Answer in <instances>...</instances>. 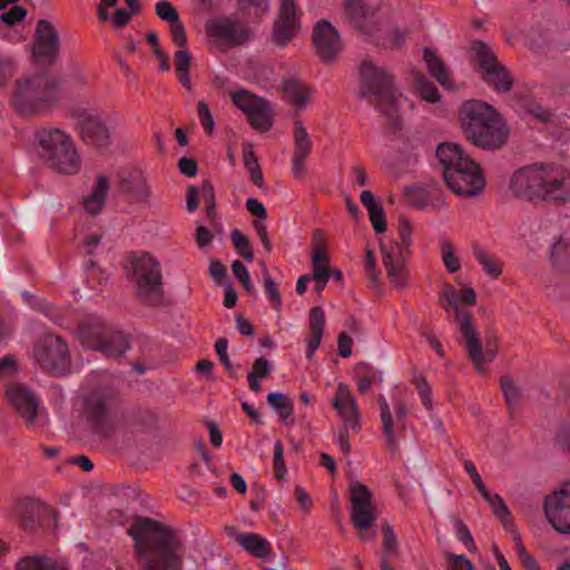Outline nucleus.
<instances>
[{"instance_id":"obj_1","label":"nucleus","mask_w":570,"mask_h":570,"mask_svg":"<svg viewBox=\"0 0 570 570\" xmlns=\"http://www.w3.org/2000/svg\"><path fill=\"white\" fill-rule=\"evenodd\" d=\"M128 535L140 570H183L184 543L173 527L148 517L134 518Z\"/></svg>"},{"instance_id":"obj_2","label":"nucleus","mask_w":570,"mask_h":570,"mask_svg":"<svg viewBox=\"0 0 570 570\" xmlns=\"http://www.w3.org/2000/svg\"><path fill=\"white\" fill-rule=\"evenodd\" d=\"M512 193L530 202L564 203L570 199V173L561 167L533 164L511 177Z\"/></svg>"},{"instance_id":"obj_3","label":"nucleus","mask_w":570,"mask_h":570,"mask_svg":"<svg viewBox=\"0 0 570 570\" xmlns=\"http://www.w3.org/2000/svg\"><path fill=\"white\" fill-rule=\"evenodd\" d=\"M460 121L466 139L479 148L500 149L508 141L510 130L503 116L484 101H465L460 109Z\"/></svg>"},{"instance_id":"obj_4","label":"nucleus","mask_w":570,"mask_h":570,"mask_svg":"<svg viewBox=\"0 0 570 570\" xmlns=\"http://www.w3.org/2000/svg\"><path fill=\"white\" fill-rule=\"evenodd\" d=\"M442 298L445 299L444 311L452 309L454 318L464 341L465 351L478 372H483V364L495 358V352L482 350L472 313L468 306L476 304V294L472 287H463L460 292L449 283L443 284Z\"/></svg>"},{"instance_id":"obj_5","label":"nucleus","mask_w":570,"mask_h":570,"mask_svg":"<svg viewBox=\"0 0 570 570\" xmlns=\"http://www.w3.org/2000/svg\"><path fill=\"white\" fill-rule=\"evenodd\" d=\"M129 281L134 297L144 306L159 307L165 298L160 263L147 252L132 253L129 257Z\"/></svg>"},{"instance_id":"obj_6","label":"nucleus","mask_w":570,"mask_h":570,"mask_svg":"<svg viewBox=\"0 0 570 570\" xmlns=\"http://www.w3.org/2000/svg\"><path fill=\"white\" fill-rule=\"evenodd\" d=\"M57 96L56 79L47 75H36L16 81L10 104L18 114L32 116L49 110Z\"/></svg>"},{"instance_id":"obj_7","label":"nucleus","mask_w":570,"mask_h":570,"mask_svg":"<svg viewBox=\"0 0 570 570\" xmlns=\"http://www.w3.org/2000/svg\"><path fill=\"white\" fill-rule=\"evenodd\" d=\"M37 154L53 170L73 175L80 168V158L71 138L58 128H42L36 132Z\"/></svg>"},{"instance_id":"obj_8","label":"nucleus","mask_w":570,"mask_h":570,"mask_svg":"<svg viewBox=\"0 0 570 570\" xmlns=\"http://www.w3.org/2000/svg\"><path fill=\"white\" fill-rule=\"evenodd\" d=\"M360 73L364 87L373 98V102L387 118L390 127L394 131L400 130L402 120L396 107L393 77L383 67L368 59L362 61Z\"/></svg>"},{"instance_id":"obj_9","label":"nucleus","mask_w":570,"mask_h":570,"mask_svg":"<svg viewBox=\"0 0 570 570\" xmlns=\"http://www.w3.org/2000/svg\"><path fill=\"white\" fill-rule=\"evenodd\" d=\"M6 395L22 417L27 429L43 432L49 422V414L41 399L28 386L12 382L6 386Z\"/></svg>"},{"instance_id":"obj_10","label":"nucleus","mask_w":570,"mask_h":570,"mask_svg":"<svg viewBox=\"0 0 570 570\" xmlns=\"http://www.w3.org/2000/svg\"><path fill=\"white\" fill-rule=\"evenodd\" d=\"M85 414L91 430L101 438L107 434V373L95 371L83 386Z\"/></svg>"},{"instance_id":"obj_11","label":"nucleus","mask_w":570,"mask_h":570,"mask_svg":"<svg viewBox=\"0 0 570 570\" xmlns=\"http://www.w3.org/2000/svg\"><path fill=\"white\" fill-rule=\"evenodd\" d=\"M33 358L42 371L53 376L70 372L71 355L67 342L52 333L41 335L33 346Z\"/></svg>"},{"instance_id":"obj_12","label":"nucleus","mask_w":570,"mask_h":570,"mask_svg":"<svg viewBox=\"0 0 570 570\" xmlns=\"http://www.w3.org/2000/svg\"><path fill=\"white\" fill-rule=\"evenodd\" d=\"M115 188L119 195L129 197L132 203L150 207L153 189L145 171L137 166H125L115 173Z\"/></svg>"},{"instance_id":"obj_13","label":"nucleus","mask_w":570,"mask_h":570,"mask_svg":"<svg viewBox=\"0 0 570 570\" xmlns=\"http://www.w3.org/2000/svg\"><path fill=\"white\" fill-rule=\"evenodd\" d=\"M351 503V523L360 531L368 530L377 519V511L374 504L371 490L363 483L354 481L350 484ZM376 533L367 537L364 532L360 533L362 540H373Z\"/></svg>"},{"instance_id":"obj_14","label":"nucleus","mask_w":570,"mask_h":570,"mask_svg":"<svg viewBox=\"0 0 570 570\" xmlns=\"http://www.w3.org/2000/svg\"><path fill=\"white\" fill-rule=\"evenodd\" d=\"M233 104L247 117L250 126L261 132L268 131L274 121L272 104L249 90H238L230 95Z\"/></svg>"},{"instance_id":"obj_15","label":"nucleus","mask_w":570,"mask_h":570,"mask_svg":"<svg viewBox=\"0 0 570 570\" xmlns=\"http://www.w3.org/2000/svg\"><path fill=\"white\" fill-rule=\"evenodd\" d=\"M543 513L549 524L562 534H570V481L543 499Z\"/></svg>"},{"instance_id":"obj_16","label":"nucleus","mask_w":570,"mask_h":570,"mask_svg":"<svg viewBox=\"0 0 570 570\" xmlns=\"http://www.w3.org/2000/svg\"><path fill=\"white\" fill-rule=\"evenodd\" d=\"M312 38L318 58L325 63L334 62L343 49L335 27L327 20H320L313 28Z\"/></svg>"},{"instance_id":"obj_17","label":"nucleus","mask_w":570,"mask_h":570,"mask_svg":"<svg viewBox=\"0 0 570 570\" xmlns=\"http://www.w3.org/2000/svg\"><path fill=\"white\" fill-rule=\"evenodd\" d=\"M301 29L295 0H282L279 13L273 26L272 42L276 47H286Z\"/></svg>"},{"instance_id":"obj_18","label":"nucleus","mask_w":570,"mask_h":570,"mask_svg":"<svg viewBox=\"0 0 570 570\" xmlns=\"http://www.w3.org/2000/svg\"><path fill=\"white\" fill-rule=\"evenodd\" d=\"M380 6L371 0H344V18L356 30L372 35L377 30L375 17Z\"/></svg>"},{"instance_id":"obj_19","label":"nucleus","mask_w":570,"mask_h":570,"mask_svg":"<svg viewBox=\"0 0 570 570\" xmlns=\"http://www.w3.org/2000/svg\"><path fill=\"white\" fill-rule=\"evenodd\" d=\"M444 181L452 193L464 198L478 196L485 185L481 168L476 163H474V168L468 167L448 171Z\"/></svg>"},{"instance_id":"obj_20","label":"nucleus","mask_w":570,"mask_h":570,"mask_svg":"<svg viewBox=\"0 0 570 570\" xmlns=\"http://www.w3.org/2000/svg\"><path fill=\"white\" fill-rule=\"evenodd\" d=\"M73 114L81 138L87 144L102 146L107 139V128L96 109L77 108Z\"/></svg>"},{"instance_id":"obj_21","label":"nucleus","mask_w":570,"mask_h":570,"mask_svg":"<svg viewBox=\"0 0 570 570\" xmlns=\"http://www.w3.org/2000/svg\"><path fill=\"white\" fill-rule=\"evenodd\" d=\"M33 55L39 63H50L58 55L59 36L56 28L47 20L37 23Z\"/></svg>"},{"instance_id":"obj_22","label":"nucleus","mask_w":570,"mask_h":570,"mask_svg":"<svg viewBox=\"0 0 570 570\" xmlns=\"http://www.w3.org/2000/svg\"><path fill=\"white\" fill-rule=\"evenodd\" d=\"M381 254L386 275L396 289H404L409 283L405 254L396 245H381Z\"/></svg>"},{"instance_id":"obj_23","label":"nucleus","mask_w":570,"mask_h":570,"mask_svg":"<svg viewBox=\"0 0 570 570\" xmlns=\"http://www.w3.org/2000/svg\"><path fill=\"white\" fill-rule=\"evenodd\" d=\"M78 338L80 343L89 350H107L106 324L101 316L88 315L78 326Z\"/></svg>"},{"instance_id":"obj_24","label":"nucleus","mask_w":570,"mask_h":570,"mask_svg":"<svg viewBox=\"0 0 570 570\" xmlns=\"http://www.w3.org/2000/svg\"><path fill=\"white\" fill-rule=\"evenodd\" d=\"M210 36L225 40L232 46L245 43L250 38V31L236 20L217 18L207 23Z\"/></svg>"},{"instance_id":"obj_25","label":"nucleus","mask_w":570,"mask_h":570,"mask_svg":"<svg viewBox=\"0 0 570 570\" xmlns=\"http://www.w3.org/2000/svg\"><path fill=\"white\" fill-rule=\"evenodd\" d=\"M332 406L337 411L343 420L345 431H356L360 426L358 407L355 397L352 395L348 386L340 383L336 389Z\"/></svg>"},{"instance_id":"obj_26","label":"nucleus","mask_w":570,"mask_h":570,"mask_svg":"<svg viewBox=\"0 0 570 570\" xmlns=\"http://www.w3.org/2000/svg\"><path fill=\"white\" fill-rule=\"evenodd\" d=\"M436 158L442 166L443 178L448 176V171L454 169L474 168V160L465 155L461 147L453 142H442L435 150Z\"/></svg>"},{"instance_id":"obj_27","label":"nucleus","mask_w":570,"mask_h":570,"mask_svg":"<svg viewBox=\"0 0 570 570\" xmlns=\"http://www.w3.org/2000/svg\"><path fill=\"white\" fill-rule=\"evenodd\" d=\"M21 527L27 531H35L39 525L53 518V510L41 502L27 500L18 508Z\"/></svg>"},{"instance_id":"obj_28","label":"nucleus","mask_w":570,"mask_h":570,"mask_svg":"<svg viewBox=\"0 0 570 570\" xmlns=\"http://www.w3.org/2000/svg\"><path fill=\"white\" fill-rule=\"evenodd\" d=\"M155 12L159 19L169 23L174 43L179 48H185L187 43L185 27L179 19L176 8L169 1L161 0L156 3Z\"/></svg>"},{"instance_id":"obj_29","label":"nucleus","mask_w":570,"mask_h":570,"mask_svg":"<svg viewBox=\"0 0 570 570\" xmlns=\"http://www.w3.org/2000/svg\"><path fill=\"white\" fill-rule=\"evenodd\" d=\"M325 328V314L321 306H314L309 311V336L306 340V357L311 358L320 347Z\"/></svg>"},{"instance_id":"obj_30","label":"nucleus","mask_w":570,"mask_h":570,"mask_svg":"<svg viewBox=\"0 0 570 570\" xmlns=\"http://www.w3.org/2000/svg\"><path fill=\"white\" fill-rule=\"evenodd\" d=\"M482 80L491 86L495 91L507 94L512 89L514 78L509 69L500 63L487 72H482Z\"/></svg>"},{"instance_id":"obj_31","label":"nucleus","mask_w":570,"mask_h":570,"mask_svg":"<svg viewBox=\"0 0 570 570\" xmlns=\"http://www.w3.org/2000/svg\"><path fill=\"white\" fill-rule=\"evenodd\" d=\"M423 60L426 62L430 75L441 86L445 88H450L452 86L450 71L434 49L424 48Z\"/></svg>"},{"instance_id":"obj_32","label":"nucleus","mask_w":570,"mask_h":570,"mask_svg":"<svg viewBox=\"0 0 570 570\" xmlns=\"http://www.w3.org/2000/svg\"><path fill=\"white\" fill-rule=\"evenodd\" d=\"M238 544L256 558H266L271 554L269 542L257 533L244 532L237 535Z\"/></svg>"},{"instance_id":"obj_33","label":"nucleus","mask_w":570,"mask_h":570,"mask_svg":"<svg viewBox=\"0 0 570 570\" xmlns=\"http://www.w3.org/2000/svg\"><path fill=\"white\" fill-rule=\"evenodd\" d=\"M471 51L474 53L480 76H482V72H487L501 63L492 49L483 41H473L471 43Z\"/></svg>"},{"instance_id":"obj_34","label":"nucleus","mask_w":570,"mask_h":570,"mask_svg":"<svg viewBox=\"0 0 570 570\" xmlns=\"http://www.w3.org/2000/svg\"><path fill=\"white\" fill-rule=\"evenodd\" d=\"M14 570H67L62 564L46 556H28L21 558Z\"/></svg>"},{"instance_id":"obj_35","label":"nucleus","mask_w":570,"mask_h":570,"mask_svg":"<svg viewBox=\"0 0 570 570\" xmlns=\"http://www.w3.org/2000/svg\"><path fill=\"white\" fill-rule=\"evenodd\" d=\"M106 197L107 176L101 175L92 193L83 200L85 210L91 215H97L105 206Z\"/></svg>"},{"instance_id":"obj_36","label":"nucleus","mask_w":570,"mask_h":570,"mask_svg":"<svg viewBox=\"0 0 570 570\" xmlns=\"http://www.w3.org/2000/svg\"><path fill=\"white\" fill-rule=\"evenodd\" d=\"M377 403L381 410V421L383 428V434L387 441V445L392 452L397 450V442L394 432V421L390 410V405L383 395L379 396Z\"/></svg>"},{"instance_id":"obj_37","label":"nucleus","mask_w":570,"mask_h":570,"mask_svg":"<svg viewBox=\"0 0 570 570\" xmlns=\"http://www.w3.org/2000/svg\"><path fill=\"white\" fill-rule=\"evenodd\" d=\"M551 264L560 269L570 266V234L561 235L553 244L550 254Z\"/></svg>"},{"instance_id":"obj_38","label":"nucleus","mask_w":570,"mask_h":570,"mask_svg":"<svg viewBox=\"0 0 570 570\" xmlns=\"http://www.w3.org/2000/svg\"><path fill=\"white\" fill-rule=\"evenodd\" d=\"M293 140V157L307 158L312 150V141L303 122L299 119L295 120L294 124Z\"/></svg>"},{"instance_id":"obj_39","label":"nucleus","mask_w":570,"mask_h":570,"mask_svg":"<svg viewBox=\"0 0 570 570\" xmlns=\"http://www.w3.org/2000/svg\"><path fill=\"white\" fill-rule=\"evenodd\" d=\"M267 402L277 412L283 423L293 424V421H289L293 414V402L287 395L272 392L267 394Z\"/></svg>"},{"instance_id":"obj_40","label":"nucleus","mask_w":570,"mask_h":570,"mask_svg":"<svg viewBox=\"0 0 570 570\" xmlns=\"http://www.w3.org/2000/svg\"><path fill=\"white\" fill-rule=\"evenodd\" d=\"M243 160L244 166L248 170L250 180L257 186L263 187L264 185V177L262 169L259 167L257 157L254 153V147L252 144H245L243 146Z\"/></svg>"},{"instance_id":"obj_41","label":"nucleus","mask_w":570,"mask_h":570,"mask_svg":"<svg viewBox=\"0 0 570 570\" xmlns=\"http://www.w3.org/2000/svg\"><path fill=\"white\" fill-rule=\"evenodd\" d=\"M283 90L291 105L301 109L306 107L308 96L307 89L303 83L288 79L284 81Z\"/></svg>"},{"instance_id":"obj_42","label":"nucleus","mask_w":570,"mask_h":570,"mask_svg":"<svg viewBox=\"0 0 570 570\" xmlns=\"http://www.w3.org/2000/svg\"><path fill=\"white\" fill-rule=\"evenodd\" d=\"M129 348L127 334L117 328L109 330V360H120Z\"/></svg>"},{"instance_id":"obj_43","label":"nucleus","mask_w":570,"mask_h":570,"mask_svg":"<svg viewBox=\"0 0 570 570\" xmlns=\"http://www.w3.org/2000/svg\"><path fill=\"white\" fill-rule=\"evenodd\" d=\"M500 386L509 410H512L522 399L523 393L521 387L508 375L500 379Z\"/></svg>"},{"instance_id":"obj_44","label":"nucleus","mask_w":570,"mask_h":570,"mask_svg":"<svg viewBox=\"0 0 570 570\" xmlns=\"http://www.w3.org/2000/svg\"><path fill=\"white\" fill-rule=\"evenodd\" d=\"M414 86L420 97L429 102L440 100L438 88L421 72L414 73Z\"/></svg>"},{"instance_id":"obj_45","label":"nucleus","mask_w":570,"mask_h":570,"mask_svg":"<svg viewBox=\"0 0 570 570\" xmlns=\"http://www.w3.org/2000/svg\"><path fill=\"white\" fill-rule=\"evenodd\" d=\"M491 507L493 513L501 520L505 529L513 530V523L510 519V510L499 494H491L484 499Z\"/></svg>"},{"instance_id":"obj_46","label":"nucleus","mask_w":570,"mask_h":570,"mask_svg":"<svg viewBox=\"0 0 570 570\" xmlns=\"http://www.w3.org/2000/svg\"><path fill=\"white\" fill-rule=\"evenodd\" d=\"M473 255H474L475 259L482 265L483 269L492 278H498L501 275V273H502L501 265L490 254H488L483 248L474 247Z\"/></svg>"},{"instance_id":"obj_47","label":"nucleus","mask_w":570,"mask_h":570,"mask_svg":"<svg viewBox=\"0 0 570 570\" xmlns=\"http://www.w3.org/2000/svg\"><path fill=\"white\" fill-rule=\"evenodd\" d=\"M232 243L237 253L247 262L254 259V252L249 238L238 229L230 232Z\"/></svg>"},{"instance_id":"obj_48","label":"nucleus","mask_w":570,"mask_h":570,"mask_svg":"<svg viewBox=\"0 0 570 570\" xmlns=\"http://www.w3.org/2000/svg\"><path fill=\"white\" fill-rule=\"evenodd\" d=\"M382 533H383L382 549L384 552L383 557L391 558V557L396 556L399 552V543H397L395 532L389 522H383Z\"/></svg>"},{"instance_id":"obj_49","label":"nucleus","mask_w":570,"mask_h":570,"mask_svg":"<svg viewBox=\"0 0 570 570\" xmlns=\"http://www.w3.org/2000/svg\"><path fill=\"white\" fill-rule=\"evenodd\" d=\"M441 256L443 264L449 273H456L461 265L460 261L455 255L453 244L445 239L441 243Z\"/></svg>"},{"instance_id":"obj_50","label":"nucleus","mask_w":570,"mask_h":570,"mask_svg":"<svg viewBox=\"0 0 570 570\" xmlns=\"http://www.w3.org/2000/svg\"><path fill=\"white\" fill-rule=\"evenodd\" d=\"M135 425L142 431H154L158 428V414L153 410H139L135 415Z\"/></svg>"},{"instance_id":"obj_51","label":"nucleus","mask_w":570,"mask_h":570,"mask_svg":"<svg viewBox=\"0 0 570 570\" xmlns=\"http://www.w3.org/2000/svg\"><path fill=\"white\" fill-rule=\"evenodd\" d=\"M399 234L400 242H392L390 245H396L401 253H409L411 245L412 226L407 218L400 217L399 219Z\"/></svg>"},{"instance_id":"obj_52","label":"nucleus","mask_w":570,"mask_h":570,"mask_svg":"<svg viewBox=\"0 0 570 570\" xmlns=\"http://www.w3.org/2000/svg\"><path fill=\"white\" fill-rule=\"evenodd\" d=\"M200 191L203 195L204 203L206 205V213L209 220H214L216 215V199L214 186L210 181L204 180L200 185Z\"/></svg>"},{"instance_id":"obj_53","label":"nucleus","mask_w":570,"mask_h":570,"mask_svg":"<svg viewBox=\"0 0 570 570\" xmlns=\"http://www.w3.org/2000/svg\"><path fill=\"white\" fill-rule=\"evenodd\" d=\"M413 384L415 385L417 393L421 396L424 407L428 411H431L433 409L432 391H431V386L429 385L425 376L420 375V376L415 377L413 380Z\"/></svg>"},{"instance_id":"obj_54","label":"nucleus","mask_w":570,"mask_h":570,"mask_svg":"<svg viewBox=\"0 0 570 570\" xmlns=\"http://www.w3.org/2000/svg\"><path fill=\"white\" fill-rule=\"evenodd\" d=\"M264 287H265L266 295L273 303L275 309L278 311L282 306V297H281L276 282L268 274V271L266 267L264 268Z\"/></svg>"},{"instance_id":"obj_55","label":"nucleus","mask_w":570,"mask_h":570,"mask_svg":"<svg viewBox=\"0 0 570 570\" xmlns=\"http://www.w3.org/2000/svg\"><path fill=\"white\" fill-rule=\"evenodd\" d=\"M228 341L226 337H219L215 343V351L218 355L219 362L224 365L225 370L230 374L234 375L235 367L232 364L228 353Z\"/></svg>"},{"instance_id":"obj_56","label":"nucleus","mask_w":570,"mask_h":570,"mask_svg":"<svg viewBox=\"0 0 570 570\" xmlns=\"http://www.w3.org/2000/svg\"><path fill=\"white\" fill-rule=\"evenodd\" d=\"M146 39L149 45L153 47V51L157 59H159L160 65L159 68L163 71H168L170 69L169 60L167 55L159 48L158 46V36L156 32L150 31L147 33Z\"/></svg>"},{"instance_id":"obj_57","label":"nucleus","mask_w":570,"mask_h":570,"mask_svg":"<svg viewBox=\"0 0 570 570\" xmlns=\"http://www.w3.org/2000/svg\"><path fill=\"white\" fill-rule=\"evenodd\" d=\"M273 463L276 479H283L287 470L284 461V448L279 440H277L274 444Z\"/></svg>"},{"instance_id":"obj_58","label":"nucleus","mask_w":570,"mask_h":570,"mask_svg":"<svg viewBox=\"0 0 570 570\" xmlns=\"http://www.w3.org/2000/svg\"><path fill=\"white\" fill-rule=\"evenodd\" d=\"M370 220L372 223L373 229L377 234H383L386 228V219H385V213L383 207L380 205L377 207L371 208L368 210Z\"/></svg>"},{"instance_id":"obj_59","label":"nucleus","mask_w":570,"mask_h":570,"mask_svg":"<svg viewBox=\"0 0 570 570\" xmlns=\"http://www.w3.org/2000/svg\"><path fill=\"white\" fill-rule=\"evenodd\" d=\"M454 527L459 540L466 546L470 552H474L475 543L466 524L462 520L455 519Z\"/></svg>"},{"instance_id":"obj_60","label":"nucleus","mask_w":570,"mask_h":570,"mask_svg":"<svg viewBox=\"0 0 570 570\" xmlns=\"http://www.w3.org/2000/svg\"><path fill=\"white\" fill-rule=\"evenodd\" d=\"M197 114H198V118H199L204 129L208 134H212V131L214 129V118L209 110L208 105L205 101H198Z\"/></svg>"},{"instance_id":"obj_61","label":"nucleus","mask_w":570,"mask_h":570,"mask_svg":"<svg viewBox=\"0 0 570 570\" xmlns=\"http://www.w3.org/2000/svg\"><path fill=\"white\" fill-rule=\"evenodd\" d=\"M405 195L414 206L423 207L426 204V193L421 187L410 186L405 189Z\"/></svg>"},{"instance_id":"obj_62","label":"nucleus","mask_w":570,"mask_h":570,"mask_svg":"<svg viewBox=\"0 0 570 570\" xmlns=\"http://www.w3.org/2000/svg\"><path fill=\"white\" fill-rule=\"evenodd\" d=\"M209 275L217 285H225V281H227V271L225 265L216 259H213L209 264Z\"/></svg>"},{"instance_id":"obj_63","label":"nucleus","mask_w":570,"mask_h":570,"mask_svg":"<svg viewBox=\"0 0 570 570\" xmlns=\"http://www.w3.org/2000/svg\"><path fill=\"white\" fill-rule=\"evenodd\" d=\"M557 444L570 455V423L561 424L556 434Z\"/></svg>"},{"instance_id":"obj_64","label":"nucleus","mask_w":570,"mask_h":570,"mask_svg":"<svg viewBox=\"0 0 570 570\" xmlns=\"http://www.w3.org/2000/svg\"><path fill=\"white\" fill-rule=\"evenodd\" d=\"M271 362L266 357L261 356L254 361L253 370L249 372V374H254V376L259 379H265L271 374Z\"/></svg>"}]
</instances>
